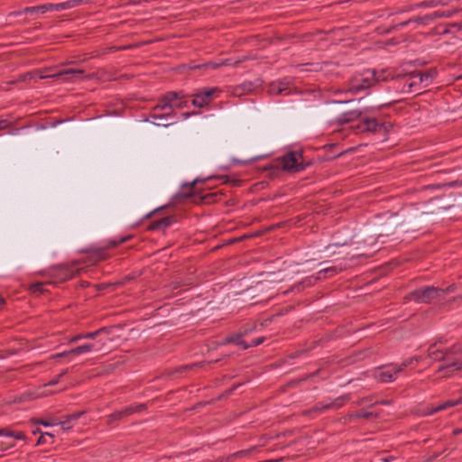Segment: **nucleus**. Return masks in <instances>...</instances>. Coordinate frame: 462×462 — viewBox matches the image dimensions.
<instances>
[{
    "mask_svg": "<svg viewBox=\"0 0 462 462\" xmlns=\"http://www.w3.org/2000/svg\"><path fill=\"white\" fill-rule=\"evenodd\" d=\"M381 76H376L375 71L366 69L356 74L348 82L347 91L356 93L372 87L375 82L383 80Z\"/></svg>",
    "mask_w": 462,
    "mask_h": 462,
    "instance_id": "obj_1",
    "label": "nucleus"
},
{
    "mask_svg": "<svg viewBox=\"0 0 462 462\" xmlns=\"http://www.w3.org/2000/svg\"><path fill=\"white\" fill-rule=\"evenodd\" d=\"M394 458L393 457H388L382 459L383 462H390L393 461Z\"/></svg>",
    "mask_w": 462,
    "mask_h": 462,
    "instance_id": "obj_55",
    "label": "nucleus"
},
{
    "mask_svg": "<svg viewBox=\"0 0 462 462\" xmlns=\"http://www.w3.org/2000/svg\"><path fill=\"white\" fill-rule=\"evenodd\" d=\"M263 340H264L263 337H258L253 341V343L250 345V346H259L260 344H262L263 342Z\"/></svg>",
    "mask_w": 462,
    "mask_h": 462,
    "instance_id": "obj_46",
    "label": "nucleus"
},
{
    "mask_svg": "<svg viewBox=\"0 0 462 462\" xmlns=\"http://www.w3.org/2000/svg\"><path fill=\"white\" fill-rule=\"evenodd\" d=\"M94 346L92 344H85L77 347H74L69 350V353L72 354V356L81 355L85 353H88L91 350H93Z\"/></svg>",
    "mask_w": 462,
    "mask_h": 462,
    "instance_id": "obj_19",
    "label": "nucleus"
},
{
    "mask_svg": "<svg viewBox=\"0 0 462 462\" xmlns=\"http://www.w3.org/2000/svg\"><path fill=\"white\" fill-rule=\"evenodd\" d=\"M131 48V45L117 47L116 50H126Z\"/></svg>",
    "mask_w": 462,
    "mask_h": 462,
    "instance_id": "obj_60",
    "label": "nucleus"
},
{
    "mask_svg": "<svg viewBox=\"0 0 462 462\" xmlns=\"http://www.w3.org/2000/svg\"><path fill=\"white\" fill-rule=\"evenodd\" d=\"M173 222L172 217H166L150 225L149 229L155 230L169 226Z\"/></svg>",
    "mask_w": 462,
    "mask_h": 462,
    "instance_id": "obj_17",
    "label": "nucleus"
},
{
    "mask_svg": "<svg viewBox=\"0 0 462 462\" xmlns=\"http://www.w3.org/2000/svg\"><path fill=\"white\" fill-rule=\"evenodd\" d=\"M69 356H72V354L69 353V351H64V352H61V353H59V354H56V355H53L51 356V358L55 359V358H60V357Z\"/></svg>",
    "mask_w": 462,
    "mask_h": 462,
    "instance_id": "obj_41",
    "label": "nucleus"
},
{
    "mask_svg": "<svg viewBox=\"0 0 462 462\" xmlns=\"http://www.w3.org/2000/svg\"><path fill=\"white\" fill-rule=\"evenodd\" d=\"M42 286H43V283L37 282V283H34L32 285L31 290L32 292L41 291Z\"/></svg>",
    "mask_w": 462,
    "mask_h": 462,
    "instance_id": "obj_40",
    "label": "nucleus"
},
{
    "mask_svg": "<svg viewBox=\"0 0 462 462\" xmlns=\"http://www.w3.org/2000/svg\"><path fill=\"white\" fill-rule=\"evenodd\" d=\"M278 85L281 88H285V90L288 88V86L285 83L280 82Z\"/></svg>",
    "mask_w": 462,
    "mask_h": 462,
    "instance_id": "obj_57",
    "label": "nucleus"
},
{
    "mask_svg": "<svg viewBox=\"0 0 462 462\" xmlns=\"http://www.w3.org/2000/svg\"><path fill=\"white\" fill-rule=\"evenodd\" d=\"M5 302V299L0 295V307Z\"/></svg>",
    "mask_w": 462,
    "mask_h": 462,
    "instance_id": "obj_63",
    "label": "nucleus"
},
{
    "mask_svg": "<svg viewBox=\"0 0 462 462\" xmlns=\"http://www.w3.org/2000/svg\"><path fill=\"white\" fill-rule=\"evenodd\" d=\"M171 105H170L169 101H163V98L161 101V104L157 105L153 110L156 111L158 109L163 110L166 108H171Z\"/></svg>",
    "mask_w": 462,
    "mask_h": 462,
    "instance_id": "obj_33",
    "label": "nucleus"
},
{
    "mask_svg": "<svg viewBox=\"0 0 462 462\" xmlns=\"http://www.w3.org/2000/svg\"><path fill=\"white\" fill-rule=\"evenodd\" d=\"M107 331V328H102L100 329H97L94 332H88V333H85V334H79L73 337H71L69 339V343H74L79 339H82V338H94L96 337L97 335L101 334L102 332H106Z\"/></svg>",
    "mask_w": 462,
    "mask_h": 462,
    "instance_id": "obj_16",
    "label": "nucleus"
},
{
    "mask_svg": "<svg viewBox=\"0 0 462 462\" xmlns=\"http://www.w3.org/2000/svg\"><path fill=\"white\" fill-rule=\"evenodd\" d=\"M60 426H61V430L62 431L69 430L72 427L69 420H66L64 421H61L60 422Z\"/></svg>",
    "mask_w": 462,
    "mask_h": 462,
    "instance_id": "obj_35",
    "label": "nucleus"
},
{
    "mask_svg": "<svg viewBox=\"0 0 462 462\" xmlns=\"http://www.w3.org/2000/svg\"><path fill=\"white\" fill-rule=\"evenodd\" d=\"M347 400L346 396H341L339 398L335 399L333 402L326 404H317L313 406L310 410H307L303 411L304 415H309L312 412L320 413L329 409H337L344 405L345 402Z\"/></svg>",
    "mask_w": 462,
    "mask_h": 462,
    "instance_id": "obj_5",
    "label": "nucleus"
},
{
    "mask_svg": "<svg viewBox=\"0 0 462 462\" xmlns=\"http://www.w3.org/2000/svg\"><path fill=\"white\" fill-rule=\"evenodd\" d=\"M79 416H80V413H75V414L70 415L68 418V420H69L70 421L71 420H78L79 418Z\"/></svg>",
    "mask_w": 462,
    "mask_h": 462,
    "instance_id": "obj_50",
    "label": "nucleus"
},
{
    "mask_svg": "<svg viewBox=\"0 0 462 462\" xmlns=\"http://www.w3.org/2000/svg\"><path fill=\"white\" fill-rule=\"evenodd\" d=\"M452 207H453L452 204H449V203H447V202H442V203L439 204V208L442 209V210H448Z\"/></svg>",
    "mask_w": 462,
    "mask_h": 462,
    "instance_id": "obj_44",
    "label": "nucleus"
},
{
    "mask_svg": "<svg viewBox=\"0 0 462 462\" xmlns=\"http://www.w3.org/2000/svg\"><path fill=\"white\" fill-rule=\"evenodd\" d=\"M457 184H459V185H461V186H462V180H461V181L450 182V183H448V186H450V187H452V186H455V185H457Z\"/></svg>",
    "mask_w": 462,
    "mask_h": 462,
    "instance_id": "obj_56",
    "label": "nucleus"
},
{
    "mask_svg": "<svg viewBox=\"0 0 462 462\" xmlns=\"http://www.w3.org/2000/svg\"><path fill=\"white\" fill-rule=\"evenodd\" d=\"M220 67H221V63L220 62L210 61V62L204 63L202 65L196 66L195 68H197V69H218Z\"/></svg>",
    "mask_w": 462,
    "mask_h": 462,
    "instance_id": "obj_31",
    "label": "nucleus"
},
{
    "mask_svg": "<svg viewBox=\"0 0 462 462\" xmlns=\"http://www.w3.org/2000/svg\"><path fill=\"white\" fill-rule=\"evenodd\" d=\"M179 97H183L180 92H169L164 96L163 101H169L170 105H171V102Z\"/></svg>",
    "mask_w": 462,
    "mask_h": 462,
    "instance_id": "obj_29",
    "label": "nucleus"
},
{
    "mask_svg": "<svg viewBox=\"0 0 462 462\" xmlns=\"http://www.w3.org/2000/svg\"><path fill=\"white\" fill-rule=\"evenodd\" d=\"M192 103L196 106L202 107L204 105H207L208 102L207 100V97H205L202 95V93H199L193 98Z\"/></svg>",
    "mask_w": 462,
    "mask_h": 462,
    "instance_id": "obj_24",
    "label": "nucleus"
},
{
    "mask_svg": "<svg viewBox=\"0 0 462 462\" xmlns=\"http://www.w3.org/2000/svg\"><path fill=\"white\" fill-rule=\"evenodd\" d=\"M201 366H203V363H195V364H192V365H181L180 367L169 370L167 372V375L169 377H173L176 374H180L182 373H185V372L189 371L191 369H194L196 367H201Z\"/></svg>",
    "mask_w": 462,
    "mask_h": 462,
    "instance_id": "obj_13",
    "label": "nucleus"
},
{
    "mask_svg": "<svg viewBox=\"0 0 462 462\" xmlns=\"http://www.w3.org/2000/svg\"><path fill=\"white\" fill-rule=\"evenodd\" d=\"M436 345L437 342L430 346L428 349L429 357L439 362L448 360V352L440 349H434Z\"/></svg>",
    "mask_w": 462,
    "mask_h": 462,
    "instance_id": "obj_9",
    "label": "nucleus"
},
{
    "mask_svg": "<svg viewBox=\"0 0 462 462\" xmlns=\"http://www.w3.org/2000/svg\"><path fill=\"white\" fill-rule=\"evenodd\" d=\"M240 62H241L240 60L232 62L231 60L226 59V60H222L220 63H221V66H229V65L237 66Z\"/></svg>",
    "mask_w": 462,
    "mask_h": 462,
    "instance_id": "obj_37",
    "label": "nucleus"
},
{
    "mask_svg": "<svg viewBox=\"0 0 462 462\" xmlns=\"http://www.w3.org/2000/svg\"><path fill=\"white\" fill-rule=\"evenodd\" d=\"M392 367L393 369L394 374L396 375L398 373L402 372L407 367V364L402 363L401 365H399L397 366H392Z\"/></svg>",
    "mask_w": 462,
    "mask_h": 462,
    "instance_id": "obj_36",
    "label": "nucleus"
},
{
    "mask_svg": "<svg viewBox=\"0 0 462 462\" xmlns=\"http://www.w3.org/2000/svg\"><path fill=\"white\" fill-rule=\"evenodd\" d=\"M83 74H84L83 69H69L60 70V71L51 74V75H47L46 77H47V79H58V78L67 76V75L79 76V75H83Z\"/></svg>",
    "mask_w": 462,
    "mask_h": 462,
    "instance_id": "obj_15",
    "label": "nucleus"
},
{
    "mask_svg": "<svg viewBox=\"0 0 462 462\" xmlns=\"http://www.w3.org/2000/svg\"><path fill=\"white\" fill-rule=\"evenodd\" d=\"M373 416L376 417L377 414H374L373 412H368V411H360V412H356L355 414H351L349 417H350V419H359V418L369 419Z\"/></svg>",
    "mask_w": 462,
    "mask_h": 462,
    "instance_id": "obj_28",
    "label": "nucleus"
},
{
    "mask_svg": "<svg viewBox=\"0 0 462 462\" xmlns=\"http://www.w3.org/2000/svg\"><path fill=\"white\" fill-rule=\"evenodd\" d=\"M342 270H343V268H338L337 266L323 268L322 270H320L319 272L318 275L315 277V281H319V280L327 278L326 274H328V277H331L333 275H336Z\"/></svg>",
    "mask_w": 462,
    "mask_h": 462,
    "instance_id": "obj_14",
    "label": "nucleus"
},
{
    "mask_svg": "<svg viewBox=\"0 0 462 462\" xmlns=\"http://www.w3.org/2000/svg\"><path fill=\"white\" fill-rule=\"evenodd\" d=\"M430 78H431V74L427 73H417L412 76L413 81L409 84L410 87H411L413 84L421 83L424 80H428Z\"/></svg>",
    "mask_w": 462,
    "mask_h": 462,
    "instance_id": "obj_23",
    "label": "nucleus"
},
{
    "mask_svg": "<svg viewBox=\"0 0 462 462\" xmlns=\"http://www.w3.org/2000/svg\"><path fill=\"white\" fill-rule=\"evenodd\" d=\"M7 125H8V124L5 120L0 121V130L5 129Z\"/></svg>",
    "mask_w": 462,
    "mask_h": 462,
    "instance_id": "obj_53",
    "label": "nucleus"
},
{
    "mask_svg": "<svg viewBox=\"0 0 462 462\" xmlns=\"http://www.w3.org/2000/svg\"><path fill=\"white\" fill-rule=\"evenodd\" d=\"M171 286H172V289L175 290V289L180 287V283L174 282V283L171 284Z\"/></svg>",
    "mask_w": 462,
    "mask_h": 462,
    "instance_id": "obj_62",
    "label": "nucleus"
},
{
    "mask_svg": "<svg viewBox=\"0 0 462 462\" xmlns=\"http://www.w3.org/2000/svg\"><path fill=\"white\" fill-rule=\"evenodd\" d=\"M49 11H60L59 4H57V5L45 4V5H41L32 6V7H25L22 11L13 13L12 14H33V13L44 14Z\"/></svg>",
    "mask_w": 462,
    "mask_h": 462,
    "instance_id": "obj_7",
    "label": "nucleus"
},
{
    "mask_svg": "<svg viewBox=\"0 0 462 462\" xmlns=\"http://www.w3.org/2000/svg\"><path fill=\"white\" fill-rule=\"evenodd\" d=\"M450 14H451L450 12H447V13L446 12H434L432 14L426 15L424 17H417L414 20H410V21L402 23L399 25H401V26L405 25V24L409 23L411 21L416 22V23H426L427 21L432 20V19H435V18L448 17V16H450Z\"/></svg>",
    "mask_w": 462,
    "mask_h": 462,
    "instance_id": "obj_11",
    "label": "nucleus"
},
{
    "mask_svg": "<svg viewBox=\"0 0 462 462\" xmlns=\"http://www.w3.org/2000/svg\"><path fill=\"white\" fill-rule=\"evenodd\" d=\"M414 359H416V356L411 357V358H410V359H408V360L404 361V362H403V364H407V366H408L409 365L412 364V362L414 361Z\"/></svg>",
    "mask_w": 462,
    "mask_h": 462,
    "instance_id": "obj_54",
    "label": "nucleus"
},
{
    "mask_svg": "<svg viewBox=\"0 0 462 462\" xmlns=\"http://www.w3.org/2000/svg\"><path fill=\"white\" fill-rule=\"evenodd\" d=\"M146 409V405L143 403L129 406L122 411H115L108 416L107 424H112L116 420H119L125 417H127L133 413L140 412Z\"/></svg>",
    "mask_w": 462,
    "mask_h": 462,
    "instance_id": "obj_6",
    "label": "nucleus"
},
{
    "mask_svg": "<svg viewBox=\"0 0 462 462\" xmlns=\"http://www.w3.org/2000/svg\"><path fill=\"white\" fill-rule=\"evenodd\" d=\"M68 370L62 371L57 377L51 381H50L46 385H55L59 383L60 379L63 377L67 374Z\"/></svg>",
    "mask_w": 462,
    "mask_h": 462,
    "instance_id": "obj_34",
    "label": "nucleus"
},
{
    "mask_svg": "<svg viewBox=\"0 0 462 462\" xmlns=\"http://www.w3.org/2000/svg\"><path fill=\"white\" fill-rule=\"evenodd\" d=\"M238 386H239V384H237V385H234L231 389L227 390V391L224 393V395H226V396H227V395L231 394V393H233V391H234L236 387H238Z\"/></svg>",
    "mask_w": 462,
    "mask_h": 462,
    "instance_id": "obj_51",
    "label": "nucleus"
},
{
    "mask_svg": "<svg viewBox=\"0 0 462 462\" xmlns=\"http://www.w3.org/2000/svg\"><path fill=\"white\" fill-rule=\"evenodd\" d=\"M285 91V88H281L278 84H273L270 87V92L274 95L282 94Z\"/></svg>",
    "mask_w": 462,
    "mask_h": 462,
    "instance_id": "obj_32",
    "label": "nucleus"
},
{
    "mask_svg": "<svg viewBox=\"0 0 462 462\" xmlns=\"http://www.w3.org/2000/svg\"><path fill=\"white\" fill-rule=\"evenodd\" d=\"M443 351H448V356H449L451 354H457V353H459L460 352V348L457 347L456 346H453L452 347L444 349Z\"/></svg>",
    "mask_w": 462,
    "mask_h": 462,
    "instance_id": "obj_43",
    "label": "nucleus"
},
{
    "mask_svg": "<svg viewBox=\"0 0 462 462\" xmlns=\"http://www.w3.org/2000/svg\"><path fill=\"white\" fill-rule=\"evenodd\" d=\"M462 300V295H459V296H457V297L453 298V300Z\"/></svg>",
    "mask_w": 462,
    "mask_h": 462,
    "instance_id": "obj_64",
    "label": "nucleus"
},
{
    "mask_svg": "<svg viewBox=\"0 0 462 462\" xmlns=\"http://www.w3.org/2000/svg\"><path fill=\"white\" fill-rule=\"evenodd\" d=\"M249 452H250V450H242V451H238V452L235 453V454L233 455V457H242V456H245V455L249 454Z\"/></svg>",
    "mask_w": 462,
    "mask_h": 462,
    "instance_id": "obj_47",
    "label": "nucleus"
},
{
    "mask_svg": "<svg viewBox=\"0 0 462 462\" xmlns=\"http://www.w3.org/2000/svg\"><path fill=\"white\" fill-rule=\"evenodd\" d=\"M462 433V428L460 429H456L454 431H453V434L454 435H457V434H460Z\"/></svg>",
    "mask_w": 462,
    "mask_h": 462,
    "instance_id": "obj_59",
    "label": "nucleus"
},
{
    "mask_svg": "<svg viewBox=\"0 0 462 462\" xmlns=\"http://www.w3.org/2000/svg\"><path fill=\"white\" fill-rule=\"evenodd\" d=\"M225 344L234 343L238 346H241L244 349H247L250 346V344L246 343L245 340L241 338L240 335L226 337L224 341Z\"/></svg>",
    "mask_w": 462,
    "mask_h": 462,
    "instance_id": "obj_18",
    "label": "nucleus"
},
{
    "mask_svg": "<svg viewBox=\"0 0 462 462\" xmlns=\"http://www.w3.org/2000/svg\"><path fill=\"white\" fill-rule=\"evenodd\" d=\"M33 394L32 393H23L22 394L20 397H19V402H26V401H29V400H32L33 399Z\"/></svg>",
    "mask_w": 462,
    "mask_h": 462,
    "instance_id": "obj_38",
    "label": "nucleus"
},
{
    "mask_svg": "<svg viewBox=\"0 0 462 462\" xmlns=\"http://www.w3.org/2000/svg\"><path fill=\"white\" fill-rule=\"evenodd\" d=\"M215 92V88H210V89H207L205 90L202 95L207 97V100L208 102H209V98L210 97L212 96V94Z\"/></svg>",
    "mask_w": 462,
    "mask_h": 462,
    "instance_id": "obj_42",
    "label": "nucleus"
},
{
    "mask_svg": "<svg viewBox=\"0 0 462 462\" xmlns=\"http://www.w3.org/2000/svg\"><path fill=\"white\" fill-rule=\"evenodd\" d=\"M349 103L346 102H336L333 106H329L326 112V118L330 124H344L347 123L344 115V105Z\"/></svg>",
    "mask_w": 462,
    "mask_h": 462,
    "instance_id": "obj_4",
    "label": "nucleus"
},
{
    "mask_svg": "<svg viewBox=\"0 0 462 462\" xmlns=\"http://www.w3.org/2000/svg\"><path fill=\"white\" fill-rule=\"evenodd\" d=\"M443 298V291L440 288L430 286L415 290L408 295L407 299L417 303L430 304L433 300Z\"/></svg>",
    "mask_w": 462,
    "mask_h": 462,
    "instance_id": "obj_2",
    "label": "nucleus"
},
{
    "mask_svg": "<svg viewBox=\"0 0 462 462\" xmlns=\"http://www.w3.org/2000/svg\"><path fill=\"white\" fill-rule=\"evenodd\" d=\"M370 110H372V108L368 106H364L363 108L358 109H350L344 106V115L346 119H347V122L359 118L362 114L367 113Z\"/></svg>",
    "mask_w": 462,
    "mask_h": 462,
    "instance_id": "obj_10",
    "label": "nucleus"
},
{
    "mask_svg": "<svg viewBox=\"0 0 462 462\" xmlns=\"http://www.w3.org/2000/svg\"><path fill=\"white\" fill-rule=\"evenodd\" d=\"M356 244L358 246H356V250H363L365 246V245H373L375 244V237L373 236H369L367 237H363L361 241H357Z\"/></svg>",
    "mask_w": 462,
    "mask_h": 462,
    "instance_id": "obj_21",
    "label": "nucleus"
},
{
    "mask_svg": "<svg viewBox=\"0 0 462 462\" xmlns=\"http://www.w3.org/2000/svg\"><path fill=\"white\" fill-rule=\"evenodd\" d=\"M117 365H118V363L109 365H107L106 371V372H112Z\"/></svg>",
    "mask_w": 462,
    "mask_h": 462,
    "instance_id": "obj_49",
    "label": "nucleus"
},
{
    "mask_svg": "<svg viewBox=\"0 0 462 462\" xmlns=\"http://www.w3.org/2000/svg\"><path fill=\"white\" fill-rule=\"evenodd\" d=\"M455 289H456V286L454 284H451V285L448 286L446 289H441V291H443V296L446 293H449V292L454 291Z\"/></svg>",
    "mask_w": 462,
    "mask_h": 462,
    "instance_id": "obj_45",
    "label": "nucleus"
},
{
    "mask_svg": "<svg viewBox=\"0 0 462 462\" xmlns=\"http://www.w3.org/2000/svg\"><path fill=\"white\" fill-rule=\"evenodd\" d=\"M462 403V397L457 399V400H452V401H447L445 402H443L442 404L435 407V408H432V409H430V410H427L424 414L425 415H430V414H433L434 412H437V411H443L445 409H448V408H450V407H454L456 405H458V404H461Z\"/></svg>",
    "mask_w": 462,
    "mask_h": 462,
    "instance_id": "obj_12",
    "label": "nucleus"
},
{
    "mask_svg": "<svg viewBox=\"0 0 462 462\" xmlns=\"http://www.w3.org/2000/svg\"><path fill=\"white\" fill-rule=\"evenodd\" d=\"M364 125H365L364 129L366 131H375L378 126L377 122L374 118H366L364 121Z\"/></svg>",
    "mask_w": 462,
    "mask_h": 462,
    "instance_id": "obj_26",
    "label": "nucleus"
},
{
    "mask_svg": "<svg viewBox=\"0 0 462 462\" xmlns=\"http://www.w3.org/2000/svg\"><path fill=\"white\" fill-rule=\"evenodd\" d=\"M43 442H44V439H43V436L42 435V436L39 438V439H38V441H37V444H42V443H43Z\"/></svg>",
    "mask_w": 462,
    "mask_h": 462,
    "instance_id": "obj_61",
    "label": "nucleus"
},
{
    "mask_svg": "<svg viewBox=\"0 0 462 462\" xmlns=\"http://www.w3.org/2000/svg\"><path fill=\"white\" fill-rule=\"evenodd\" d=\"M14 443H8V444H7V446H6V447H3V448H1V450H2V451H4V450H5L7 448H12V447H14Z\"/></svg>",
    "mask_w": 462,
    "mask_h": 462,
    "instance_id": "obj_58",
    "label": "nucleus"
},
{
    "mask_svg": "<svg viewBox=\"0 0 462 462\" xmlns=\"http://www.w3.org/2000/svg\"><path fill=\"white\" fill-rule=\"evenodd\" d=\"M374 377L383 383L393 382L396 378L392 366L377 368L374 371Z\"/></svg>",
    "mask_w": 462,
    "mask_h": 462,
    "instance_id": "obj_8",
    "label": "nucleus"
},
{
    "mask_svg": "<svg viewBox=\"0 0 462 462\" xmlns=\"http://www.w3.org/2000/svg\"><path fill=\"white\" fill-rule=\"evenodd\" d=\"M316 282V281H315V277H313V276L307 277V278H305L304 280H302L300 282H299L298 284H296V285L292 288V290H295V289H296V290L300 291V287H301V286H303V287H304V286H311V285H313V284H314V282Z\"/></svg>",
    "mask_w": 462,
    "mask_h": 462,
    "instance_id": "obj_25",
    "label": "nucleus"
},
{
    "mask_svg": "<svg viewBox=\"0 0 462 462\" xmlns=\"http://www.w3.org/2000/svg\"><path fill=\"white\" fill-rule=\"evenodd\" d=\"M0 435L13 437L15 439H25V435L22 431H12L9 429H0Z\"/></svg>",
    "mask_w": 462,
    "mask_h": 462,
    "instance_id": "obj_20",
    "label": "nucleus"
},
{
    "mask_svg": "<svg viewBox=\"0 0 462 462\" xmlns=\"http://www.w3.org/2000/svg\"><path fill=\"white\" fill-rule=\"evenodd\" d=\"M36 71L38 72V73H36V75H38L41 79H47V77H46L47 75L42 74V70H36Z\"/></svg>",
    "mask_w": 462,
    "mask_h": 462,
    "instance_id": "obj_52",
    "label": "nucleus"
},
{
    "mask_svg": "<svg viewBox=\"0 0 462 462\" xmlns=\"http://www.w3.org/2000/svg\"><path fill=\"white\" fill-rule=\"evenodd\" d=\"M450 367H455L456 370L461 371L462 370V360L460 361H452L450 364L447 365H442L439 368V372L446 369H449Z\"/></svg>",
    "mask_w": 462,
    "mask_h": 462,
    "instance_id": "obj_27",
    "label": "nucleus"
},
{
    "mask_svg": "<svg viewBox=\"0 0 462 462\" xmlns=\"http://www.w3.org/2000/svg\"><path fill=\"white\" fill-rule=\"evenodd\" d=\"M36 73H38V72L31 71V72H27L25 74L20 75L16 80L13 81V83L31 80L32 79H33V77L36 75Z\"/></svg>",
    "mask_w": 462,
    "mask_h": 462,
    "instance_id": "obj_30",
    "label": "nucleus"
},
{
    "mask_svg": "<svg viewBox=\"0 0 462 462\" xmlns=\"http://www.w3.org/2000/svg\"><path fill=\"white\" fill-rule=\"evenodd\" d=\"M282 169L291 171L298 172L305 169L302 163V156L299 152H291L282 158Z\"/></svg>",
    "mask_w": 462,
    "mask_h": 462,
    "instance_id": "obj_3",
    "label": "nucleus"
},
{
    "mask_svg": "<svg viewBox=\"0 0 462 462\" xmlns=\"http://www.w3.org/2000/svg\"><path fill=\"white\" fill-rule=\"evenodd\" d=\"M454 371H457L455 367H450L449 369L442 370V372L444 373L443 376L449 377L453 374ZM437 372L439 373V370ZM439 373H441V371H439Z\"/></svg>",
    "mask_w": 462,
    "mask_h": 462,
    "instance_id": "obj_39",
    "label": "nucleus"
},
{
    "mask_svg": "<svg viewBox=\"0 0 462 462\" xmlns=\"http://www.w3.org/2000/svg\"><path fill=\"white\" fill-rule=\"evenodd\" d=\"M88 2V0H69L67 2L59 4V8L60 10L69 9L73 8L75 6H78L79 5Z\"/></svg>",
    "mask_w": 462,
    "mask_h": 462,
    "instance_id": "obj_22",
    "label": "nucleus"
},
{
    "mask_svg": "<svg viewBox=\"0 0 462 462\" xmlns=\"http://www.w3.org/2000/svg\"><path fill=\"white\" fill-rule=\"evenodd\" d=\"M32 421L35 424H42L44 426H48L49 423L48 422H45L44 420H37V419H32Z\"/></svg>",
    "mask_w": 462,
    "mask_h": 462,
    "instance_id": "obj_48",
    "label": "nucleus"
}]
</instances>
